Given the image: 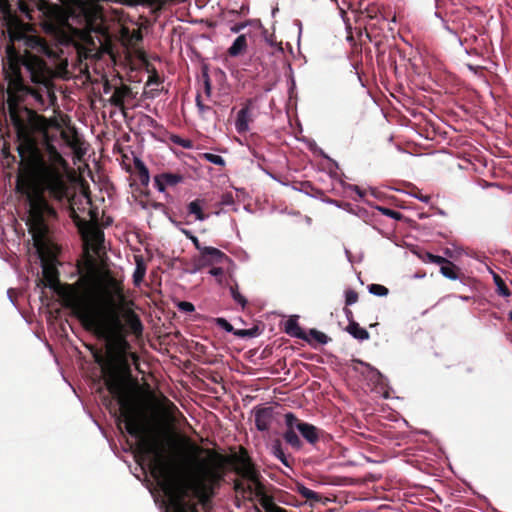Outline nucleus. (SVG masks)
<instances>
[{
    "instance_id": "nucleus-1",
    "label": "nucleus",
    "mask_w": 512,
    "mask_h": 512,
    "mask_svg": "<svg viewBox=\"0 0 512 512\" xmlns=\"http://www.w3.org/2000/svg\"><path fill=\"white\" fill-rule=\"evenodd\" d=\"M63 145L64 128H47L44 131L46 159L39 160L37 178H19L17 181V191L26 195L29 203L26 225L41 262L42 278L39 281L43 289L40 298L46 307L48 332L60 346L64 345V284L58 270L61 249L48 237L45 219L55 217L56 211L49 205L45 194L59 202L64 198V158L59 152Z\"/></svg>"
},
{
    "instance_id": "nucleus-2",
    "label": "nucleus",
    "mask_w": 512,
    "mask_h": 512,
    "mask_svg": "<svg viewBox=\"0 0 512 512\" xmlns=\"http://www.w3.org/2000/svg\"><path fill=\"white\" fill-rule=\"evenodd\" d=\"M17 8L28 20H34L38 13L49 39L33 36L27 44L56 65L54 71L41 57L29 51L18 55L13 46H8V70L4 67L8 80L7 106L11 122L22 133L26 125L20 115L21 102L31 96L41 107L45 106L46 98L53 105L56 100L53 77L64 78V59L61 57L64 53V0H18Z\"/></svg>"
},
{
    "instance_id": "nucleus-3",
    "label": "nucleus",
    "mask_w": 512,
    "mask_h": 512,
    "mask_svg": "<svg viewBox=\"0 0 512 512\" xmlns=\"http://www.w3.org/2000/svg\"><path fill=\"white\" fill-rule=\"evenodd\" d=\"M107 388L121 405L125 429L136 439V457L149 467L160 490L166 497L167 512H198L197 506L208 505L214 485L221 479L218 465L204 466L190 480L184 481L174 471L167 455L166 443L156 432L149 430L143 415L128 405L125 380L113 373L106 381Z\"/></svg>"
},
{
    "instance_id": "nucleus-4",
    "label": "nucleus",
    "mask_w": 512,
    "mask_h": 512,
    "mask_svg": "<svg viewBox=\"0 0 512 512\" xmlns=\"http://www.w3.org/2000/svg\"><path fill=\"white\" fill-rule=\"evenodd\" d=\"M66 148L72 153V165L66 161V183L71 182L84 185L87 177H91V171L87 163L89 144L84 140L74 127H71L66 119Z\"/></svg>"
},
{
    "instance_id": "nucleus-5",
    "label": "nucleus",
    "mask_w": 512,
    "mask_h": 512,
    "mask_svg": "<svg viewBox=\"0 0 512 512\" xmlns=\"http://www.w3.org/2000/svg\"><path fill=\"white\" fill-rule=\"evenodd\" d=\"M236 472L242 480L235 482V490L244 497L250 499L256 498L260 505L269 511L270 505L274 502L270 496L265 493L264 485L260 481V473L248 459H243L237 466Z\"/></svg>"
},
{
    "instance_id": "nucleus-6",
    "label": "nucleus",
    "mask_w": 512,
    "mask_h": 512,
    "mask_svg": "<svg viewBox=\"0 0 512 512\" xmlns=\"http://www.w3.org/2000/svg\"><path fill=\"white\" fill-rule=\"evenodd\" d=\"M66 212L75 223L83 240L84 246L90 249L96 255H100L104 250V233L99 227L97 215L93 214L89 208L79 215L73 206L66 207Z\"/></svg>"
},
{
    "instance_id": "nucleus-7",
    "label": "nucleus",
    "mask_w": 512,
    "mask_h": 512,
    "mask_svg": "<svg viewBox=\"0 0 512 512\" xmlns=\"http://www.w3.org/2000/svg\"><path fill=\"white\" fill-rule=\"evenodd\" d=\"M284 419L286 426L295 425L296 430L309 444H315L318 442L321 435V431L316 426L299 420L291 412L286 413Z\"/></svg>"
},
{
    "instance_id": "nucleus-8",
    "label": "nucleus",
    "mask_w": 512,
    "mask_h": 512,
    "mask_svg": "<svg viewBox=\"0 0 512 512\" xmlns=\"http://www.w3.org/2000/svg\"><path fill=\"white\" fill-rule=\"evenodd\" d=\"M255 102L252 99L246 101L243 107L238 111L235 120V129L239 134L249 131L250 123L253 122L255 115Z\"/></svg>"
},
{
    "instance_id": "nucleus-9",
    "label": "nucleus",
    "mask_w": 512,
    "mask_h": 512,
    "mask_svg": "<svg viewBox=\"0 0 512 512\" xmlns=\"http://www.w3.org/2000/svg\"><path fill=\"white\" fill-rule=\"evenodd\" d=\"M227 259V256L219 249L206 246L201 249L200 257L196 265L197 268L200 269L206 266L223 263Z\"/></svg>"
},
{
    "instance_id": "nucleus-10",
    "label": "nucleus",
    "mask_w": 512,
    "mask_h": 512,
    "mask_svg": "<svg viewBox=\"0 0 512 512\" xmlns=\"http://www.w3.org/2000/svg\"><path fill=\"white\" fill-rule=\"evenodd\" d=\"M92 322L97 331L107 338L112 337L120 325L118 319H112L111 321H108L99 316H93Z\"/></svg>"
},
{
    "instance_id": "nucleus-11",
    "label": "nucleus",
    "mask_w": 512,
    "mask_h": 512,
    "mask_svg": "<svg viewBox=\"0 0 512 512\" xmlns=\"http://www.w3.org/2000/svg\"><path fill=\"white\" fill-rule=\"evenodd\" d=\"M183 181V176L174 173H161L154 177L155 188L163 193L168 186H175Z\"/></svg>"
},
{
    "instance_id": "nucleus-12",
    "label": "nucleus",
    "mask_w": 512,
    "mask_h": 512,
    "mask_svg": "<svg viewBox=\"0 0 512 512\" xmlns=\"http://www.w3.org/2000/svg\"><path fill=\"white\" fill-rule=\"evenodd\" d=\"M273 410L271 407H263L255 410V425L259 431H267L272 423Z\"/></svg>"
},
{
    "instance_id": "nucleus-13",
    "label": "nucleus",
    "mask_w": 512,
    "mask_h": 512,
    "mask_svg": "<svg viewBox=\"0 0 512 512\" xmlns=\"http://www.w3.org/2000/svg\"><path fill=\"white\" fill-rule=\"evenodd\" d=\"M248 48L247 37L245 34L239 35L232 45L228 48L227 53L231 57L243 55Z\"/></svg>"
},
{
    "instance_id": "nucleus-14",
    "label": "nucleus",
    "mask_w": 512,
    "mask_h": 512,
    "mask_svg": "<svg viewBox=\"0 0 512 512\" xmlns=\"http://www.w3.org/2000/svg\"><path fill=\"white\" fill-rule=\"evenodd\" d=\"M285 332L292 337L308 340L306 333L302 330L296 318H290L286 321Z\"/></svg>"
},
{
    "instance_id": "nucleus-15",
    "label": "nucleus",
    "mask_w": 512,
    "mask_h": 512,
    "mask_svg": "<svg viewBox=\"0 0 512 512\" xmlns=\"http://www.w3.org/2000/svg\"><path fill=\"white\" fill-rule=\"evenodd\" d=\"M131 93L127 86L117 87L110 97V102L118 108H122L125 98Z\"/></svg>"
},
{
    "instance_id": "nucleus-16",
    "label": "nucleus",
    "mask_w": 512,
    "mask_h": 512,
    "mask_svg": "<svg viewBox=\"0 0 512 512\" xmlns=\"http://www.w3.org/2000/svg\"><path fill=\"white\" fill-rule=\"evenodd\" d=\"M347 332L355 339L360 341L368 340L369 333L366 329L362 328L357 322L350 320L347 328Z\"/></svg>"
},
{
    "instance_id": "nucleus-17",
    "label": "nucleus",
    "mask_w": 512,
    "mask_h": 512,
    "mask_svg": "<svg viewBox=\"0 0 512 512\" xmlns=\"http://www.w3.org/2000/svg\"><path fill=\"white\" fill-rule=\"evenodd\" d=\"M134 166L138 171L139 181L143 186H148L150 182L149 170L139 157H134Z\"/></svg>"
},
{
    "instance_id": "nucleus-18",
    "label": "nucleus",
    "mask_w": 512,
    "mask_h": 512,
    "mask_svg": "<svg viewBox=\"0 0 512 512\" xmlns=\"http://www.w3.org/2000/svg\"><path fill=\"white\" fill-rule=\"evenodd\" d=\"M287 429L283 434V438L287 444L293 448L299 449L302 446V442L296 433L295 425L286 426Z\"/></svg>"
},
{
    "instance_id": "nucleus-19",
    "label": "nucleus",
    "mask_w": 512,
    "mask_h": 512,
    "mask_svg": "<svg viewBox=\"0 0 512 512\" xmlns=\"http://www.w3.org/2000/svg\"><path fill=\"white\" fill-rule=\"evenodd\" d=\"M135 264L133 282L136 286H140L146 274V265L141 256H135Z\"/></svg>"
},
{
    "instance_id": "nucleus-20",
    "label": "nucleus",
    "mask_w": 512,
    "mask_h": 512,
    "mask_svg": "<svg viewBox=\"0 0 512 512\" xmlns=\"http://www.w3.org/2000/svg\"><path fill=\"white\" fill-rule=\"evenodd\" d=\"M204 201L200 199H196L188 204V212L195 216L196 220L204 221L206 219V215L203 213Z\"/></svg>"
},
{
    "instance_id": "nucleus-21",
    "label": "nucleus",
    "mask_w": 512,
    "mask_h": 512,
    "mask_svg": "<svg viewBox=\"0 0 512 512\" xmlns=\"http://www.w3.org/2000/svg\"><path fill=\"white\" fill-rule=\"evenodd\" d=\"M270 450L272 455L279 459L285 466H290L288 459L283 451L282 443L280 440H274L273 443L271 444Z\"/></svg>"
},
{
    "instance_id": "nucleus-22",
    "label": "nucleus",
    "mask_w": 512,
    "mask_h": 512,
    "mask_svg": "<svg viewBox=\"0 0 512 512\" xmlns=\"http://www.w3.org/2000/svg\"><path fill=\"white\" fill-rule=\"evenodd\" d=\"M441 274L451 280H456L458 278V274L456 272V266L448 260V262H444L440 268Z\"/></svg>"
},
{
    "instance_id": "nucleus-23",
    "label": "nucleus",
    "mask_w": 512,
    "mask_h": 512,
    "mask_svg": "<svg viewBox=\"0 0 512 512\" xmlns=\"http://www.w3.org/2000/svg\"><path fill=\"white\" fill-rule=\"evenodd\" d=\"M358 362L367 369V371H368L367 376L370 378V380L374 381L376 384L382 383L383 376L378 370L374 369L369 364H365L361 361H358Z\"/></svg>"
},
{
    "instance_id": "nucleus-24",
    "label": "nucleus",
    "mask_w": 512,
    "mask_h": 512,
    "mask_svg": "<svg viewBox=\"0 0 512 512\" xmlns=\"http://www.w3.org/2000/svg\"><path fill=\"white\" fill-rule=\"evenodd\" d=\"M170 141L175 144V145H178L182 148H185V149H191L193 148V142L190 140V139H185V138H182L178 135H171L170 136Z\"/></svg>"
},
{
    "instance_id": "nucleus-25",
    "label": "nucleus",
    "mask_w": 512,
    "mask_h": 512,
    "mask_svg": "<svg viewBox=\"0 0 512 512\" xmlns=\"http://www.w3.org/2000/svg\"><path fill=\"white\" fill-rule=\"evenodd\" d=\"M494 281H495V284L497 286V293L503 297H509L510 296V291L509 289L507 288L506 284L504 283V281L501 279V277L497 274H494Z\"/></svg>"
},
{
    "instance_id": "nucleus-26",
    "label": "nucleus",
    "mask_w": 512,
    "mask_h": 512,
    "mask_svg": "<svg viewBox=\"0 0 512 512\" xmlns=\"http://www.w3.org/2000/svg\"><path fill=\"white\" fill-rule=\"evenodd\" d=\"M230 293H231V296L234 299V301L237 302L239 305H241L242 308H244L246 306L247 300L238 291V286L237 285L230 286Z\"/></svg>"
},
{
    "instance_id": "nucleus-27",
    "label": "nucleus",
    "mask_w": 512,
    "mask_h": 512,
    "mask_svg": "<svg viewBox=\"0 0 512 512\" xmlns=\"http://www.w3.org/2000/svg\"><path fill=\"white\" fill-rule=\"evenodd\" d=\"M202 157L212 163V164H215V165H218V166H224L225 165V160L222 156L220 155H217V154H213V153H204L202 155Z\"/></svg>"
},
{
    "instance_id": "nucleus-28",
    "label": "nucleus",
    "mask_w": 512,
    "mask_h": 512,
    "mask_svg": "<svg viewBox=\"0 0 512 512\" xmlns=\"http://www.w3.org/2000/svg\"><path fill=\"white\" fill-rule=\"evenodd\" d=\"M368 290L371 294L376 296H386L388 294V289L380 284H371L369 285Z\"/></svg>"
},
{
    "instance_id": "nucleus-29",
    "label": "nucleus",
    "mask_w": 512,
    "mask_h": 512,
    "mask_svg": "<svg viewBox=\"0 0 512 512\" xmlns=\"http://www.w3.org/2000/svg\"><path fill=\"white\" fill-rule=\"evenodd\" d=\"M298 491L301 494V496H303L304 498H306L308 500H318L319 499V496L315 491H313L303 485L298 488Z\"/></svg>"
},
{
    "instance_id": "nucleus-30",
    "label": "nucleus",
    "mask_w": 512,
    "mask_h": 512,
    "mask_svg": "<svg viewBox=\"0 0 512 512\" xmlns=\"http://www.w3.org/2000/svg\"><path fill=\"white\" fill-rule=\"evenodd\" d=\"M423 261L424 262L438 264V265H442V264H444V262H448V259H446V258H444L442 256L433 255L431 253H426L424 258H423Z\"/></svg>"
},
{
    "instance_id": "nucleus-31",
    "label": "nucleus",
    "mask_w": 512,
    "mask_h": 512,
    "mask_svg": "<svg viewBox=\"0 0 512 512\" xmlns=\"http://www.w3.org/2000/svg\"><path fill=\"white\" fill-rule=\"evenodd\" d=\"M128 322H129L130 328L132 329V331L135 334H140L142 332V324H141L140 320L138 319V317H136L135 315H131V316H129Z\"/></svg>"
},
{
    "instance_id": "nucleus-32",
    "label": "nucleus",
    "mask_w": 512,
    "mask_h": 512,
    "mask_svg": "<svg viewBox=\"0 0 512 512\" xmlns=\"http://www.w3.org/2000/svg\"><path fill=\"white\" fill-rule=\"evenodd\" d=\"M309 334L315 341H317L320 344H326L328 341V337L326 334L315 329H311Z\"/></svg>"
},
{
    "instance_id": "nucleus-33",
    "label": "nucleus",
    "mask_w": 512,
    "mask_h": 512,
    "mask_svg": "<svg viewBox=\"0 0 512 512\" xmlns=\"http://www.w3.org/2000/svg\"><path fill=\"white\" fill-rule=\"evenodd\" d=\"M358 300V294L353 290H348L345 293V303L346 305H353Z\"/></svg>"
},
{
    "instance_id": "nucleus-34",
    "label": "nucleus",
    "mask_w": 512,
    "mask_h": 512,
    "mask_svg": "<svg viewBox=\"0 0 512 512\" xmlns=\"http://www.w3.org/2000/svg\"><path fill=\"white\" fill-rule=\"evenodd\" d=\"M378 210L385 216H388L392 219H399L400 218V213L397 212V211H394V210H391L389 208H385V207H378Z\"/></svg>"
},
{
    "instance_id": "nucleus-35",
    "label": "nucleus",
    "mask_w": 512,
    "mask_h": 512,
    "mask_svg": "<svg viewBox=\"0 0 512 512\" xmlns=\"http://www.w3.org/2000/svg\"><path fill=\"white\" fill-rule=\"evenodd\" d=\"M178 308L181 310V311H184V312H193L194 311V305L190 302H187V301H182L178 304Z\"/></svg>"
},
{
    "instance_id": "nucleus-36",
    "label": "nucleus",
    "mask_w": 512,
    "mask_h": 512,
    "mask_svg": "<svg viewBox=\"0 0 512 512\" xmlns=\"http://www.w3.org/2000/svg\"><path fill=\"white\" fill-rule=\"evenodd\" d=\"M65 289H66V308H68L71 304V298L74 293V288L71 285L66 283Z\"/></svg>"
},
{
    "instance_id": "nucleus-37",
    "label": "nucleus",
    "mask_w": 512,
    "mask_h": 512,
    "mask_svg": "<svg viewBox=\"0 0 512 512\" xmlns=\"http://www.w3.org/2000/svg\"><path fill=\"white\" fill-rule=\"evenodd\" d=\"M246 26H247V24L243 23V22L236 23V24H234L233 26L230 27V31L232 33L236 34V33H239L241 30H243Z\"/></svg>"
},
{
    "instance_id": "nucleus-38",
    "label": "nucleus",
    "mask_w": 512,
    "mask_h": 512,
    "mask_svg": "<svg viewBox=\"0 0 512 512\" xmlns=\"http://www.w3.org/2000/svg\"><path fill=\"white\" fill-rule=\"evenodd\" d=\"M209 273L214 277H222L224 270L221 267L212 268Z\"/></svg>"
},
{
    "instance_id": "nucleus-39",
    "label": "nucleus",
    "mask_w": 512,
    "mask_h": 512,
    "mask_svg": "<svg viewBox=\"0 0 512 512\" xmlns=\"http://www.w3.org/2000/svg\"><path fill=\"white\" fill-rule=\"evenodd\" d=\"M268 512H287V510L274 503L273 505H270Z\"/></svg>"
},
{
    "instance_id": "nucleus-40",
    "label": "nucleus",
    "mask_w": 512,
    "mask_h": 512,
    "mask_svg": "<svg viewBox=\"0 0 512 512\" xmlns=\"http://www.w3.org/2000/svg\"><path fill=\"white\" fill-rule=\"evenodd\" d=\"M190 240L193 242V244L195 245L196 249L199 250L201 252V249H203L205 246H201L200 243H199V240L196 236H190Z\"/></svg>"
},
{
    "instance_id": "nucleus-41",
    "label": "nucleus",
    "mask_w": 512,
    "mask_h": 512,
    "mask_svg": "<svg viewBox=\"0 0 512 512\" xmlns=\"http://www.w3.org/2000/svg\"><path fill=\"white\" fill-rule=\"evenodd\" d=\"M148 83H149V84H158V83H159V77H158V75H157V74H154V75L149 76Z\"/></svg>"
},
{
    "instance_id": "nucleus-42",
    "label": "nucleus",
    "mask_w": 512,
    "mask_h": 512,
    "mask_svg": "<svg viewBox=\"0 0 512 512\" xmlns=\"http://www.w3.org/2000/svg\"><path fill=\"white\" fill-rule=\"evenodd\" d=\"M23 110H24V112H25L28 116H30L31 118H33V117H36V116H37V113H36L35 111H33L32 109H29V108H27V107H24V108H23Z\"/></svg>"
},
{
    "instance_id": "nucleus-43",
    "label": "nucleus",
    "mask_w": 512,
    "mask_h": 512,
    "mask_svg": "<svg viewBox=\"0 0 512 512\" xmlns=\"http://www.w3.org/2000/svg\"><path fill=\"white\" fill-rule=\"evenodd\" d=\"M351 189L356 192L359 198H363L364 193L360 190L358 186H352Z\"/></svg>"
},
{
    "instance_id": "nucleus-44",
    "label": "nucleus",
    "mask_w": 512,
    "mask_h": 512,
    "mask_svg": "<svg viewBox=\"0 0 512 512\" xmlns=\"http://www.w3.org/2000/svg\"><path fill=\"white\" fill-rule=\"evenodd\" d=\"M196 102H197V106H198V108H199L200 110H204V105L201 103V101H200V97H199V96L196 98Z\"/></svg>"
},
{
    "instance_id": "nucleus-45",
    "label": "nucleus",
    "mask_w": 512,
    "mask_h": 512,
    "mask_svg": "<svg viewBox=\"0 0 512 512\" xmlns=\"http://www.w3.org/2000/svg\"><path fill=\"white\" fill-rule=\"evenodd\" d=\"M418 198H419L420 201L425 202V203L429 202V200H430L429 196H421V197H418Z\"/></svg>"
},
{
    "instance_id": "nucleus-46",
    "label": "nucleus",
    "mask_w": 512,
    "mask_h": 512,
    "mask_svg": "<svg viewBox=\"0 0 512 512\" xmlns=\"http://www.w3.org/2000/svg\"><path fill=\"white\" fill-rule=\"evenodd\" d=\"M133 37L136 39V40H141L142 36H141V33L138 31L136 33H134Z\"/></svg>"
},
{
    "instance_id": "nucleus-47",
    "label": "nucleus",
    "mask_w": 512,
    "mask_h": 512,
    "mask_svg": "<svg viewBox=\"0 0 512 512\" xmlns=\"http://www.w3.org/2000/svg\"><path fill=\"white\" fill-rule=\"evenodd\" d=\"M345 314H346L347 318L350 320V318L352 317V311L349 309H345Z\"/></svg>"
},
{
    "instance_id": "nucleus-48",
    "label": "nucleus",
    "mask_w": 512,
    "mask_h": 512,
    "mask_svg": "<svg viewBox=\"0 0 512 512\" xmlns=\"http://www.w3.org/2000/svg\"><path fill=\"white\" fill-rule=\"evenodd\" d=\"M184 234L190 239V236H193L190 231L183 230Z\"/></svg>"
},
{
    "instance_id": "nucleus-49",
    "label": "nucleus",
    "mask_w": 512,
    "mask_h": 512,
    "mask_svg": "<svg viewBox=\"0 0 512 512\" xmlns=\"http://www.w3.org/2000/svg\"><path fill=\"white\" fill-rule=\"evenodd\" d=\"M205 84H206V91H207V93H209L210 92V84L208 81H206Z\"/></svg>"
},
{
    "instance_id": "nucleus-50",
    "label": "nucleus",
    "mask_w": 512,
    "mask_h": 512,
    "mask_svg": "<svg viewBox=\"0 0 512 512\" xmlns=\"http://www.w3.org/2000/svg\"><path fill=\"white\" fill-rule=\"evenodd\" d=\"M60 372L62 374V376L64 377V370L60 367Z\"/></svg>"
},
{
    "instance_id": "nucleus-51",
    "label": "nucleus",
    "mask_w": 512,
    "mask_h": 512,
    "mask_svg": "<svg viewBox=\"0 0 512 512\" xmlns=\"http://www.w3.org/2000/svg\"><path fill=\"white\" fill-rule=\"evenodd\" d=\"M55 361L59 364V360L56 355H55Z\"/></svg>"
},
{
    "instance_id": "nucleus-52",
    "label": "nucleus",
    "mask_w": 512,
    "mask_h": 512,
    "mask_svg": "<svg viewBox=\"0 0 512 512\" xmlns=\"http://www.w3.org/2000/svg\"><path fill=\"white\" fill-rule=\"evenodd\" d=\"M65 65H66V67L68 66V59L67 58H66Z\"/></svg>"
}]
</instances>
